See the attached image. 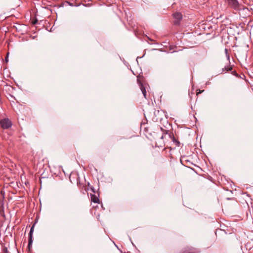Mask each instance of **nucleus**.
<instances>
[{
	"label": "nucleus",
	"instance_id": "obj_5",
	"mask_svg": "<svg viewBox=\"0 0 253 253\" xmlns=\"http://www.w3.org/2000/svg\"><path fill=\"white\" fill-rule=\"evenodd\" d=\"M165 134H168L169 136V137L170 138L172 142H174L175 144V145L177 147L180 146V142L176 140V138L174 137V136L172 134L169 133V131L168 130H165Z\"/></svg>",
	"mask_w": 253,
	"mask_h": 253
},
{
	"label": "nucleus",
	"instance_id": "obj_17",
	"mask_svg": "<svg viewBox=\"0 0 253 253\" xmlns=\"http://www.w3.org/2000/svg\"><path fill=\"white\" fill-rule=\"evenodd\" d=\"M204 91V90H199V91L197 92V94H200Z\"/></svg>",
	"mask_w": 253,
	"mask_h": 253
},
{
	"label": "nucleus",
	"instance_id": "obj_23",
	"mask_svg": "<svg viewBox=\"0 0 253 253\" xmlns=\"http://www.w3.org/2000/svg\"><path fill=\"white\" fill-rule=\"evenodd\" d=\"M52 30H53V27H51V28L50 29V31L51 32V31H52Z\"/></svg>",
	"mask_w": 253,
	"mask_h": 253
},
{
	"label": "nucleus",
	"instance_id": "obj_14",
	"mask_svg": "<svg viewBox=\"0 0 253 253\" xmlns=\"http://www.w3.org/2000/svg\"><path fill=\"white\" fill-rule=\"evenodd\" d=\"M161 129L162 131H163V135H162V136L161 137V139H163L164 138V135H166V134H165L164 133H165V129H164L162 127H161Z\"/></svg>",
	"mask_w": 253,
	"mask_h": 253
},
{
	"label": "nucleus",
	"instance_id": "obj_21",
	"mask_svg": "<svg viewBox=\"0 0 253 253\" xmlns=\"http://www.w3.org/2000/svg\"><path fill=\"white\" fill-rule=\"evenodd\" d=\"M210 84H211V83L209 82H208L206 83V84L207 85Z\"/></svg>",
	"mask_w": 253,
	"mask_h": 253
},
{
	"label": "nucleus",
	"instance_id": "obj_13",
	"mask_svg": "<svg viewBox=\"0 0 253 253\" xmlns=\"http://www.w3.org/2000/svg\"><path fill=\"white\" fill-rule=\"evenodd\" d=\"M8 55H9V53L8 52L7 53L6 56L5 57L4 61L6 63H7L8 62Z\"/></svg>",
	"mask_w": 253,
	"mask_h": 253
},
{
	"label": "nucleus",
	"instance_id": "obj_3",
	"mask_svg": "<svg viewBox=\"0 0 253 253\" xmlns=\"http://www.w3.org/2000/svg\"><path fill=\"white\" fill-rule=\"evenodd\" d=\"M201 251L199 249L192 247H187L182 249L179 253H200Z\"/></svg>",
	"mask_w": 253,
	"mask_h": 253
},
{
	"label": "nucleus",
	"instance_id": "obj_11",
	"mask_svg": "<svg viewBox=\"0 0 253 253\" xmlns=\"http://www.w3.org/2000/svg\"><path fill=\"white\" fill-rule=\"evenodd\" d=\"M2 251L3 253H9L8 251L7 248L6 247H4L2 248Z\"/></svg>",
	"mask_w": 253,
	"mask_h": 253
},
{
	"label": "nucleus",
	"instance_id": "obj_2",
	"mask_svg": "<svg viewBox=\"0 0 253 253\" xmlns=\"http://www.w3.org/2000/svg\"><path fill=\"white\" fill-rule=\"evenodd\" d=\"M227 1L229 5L236 10H240L242 9L248 10V8L247 7L242 8V5L239 4L238 0H227Z\"/></svg>",
	"mask_w": 253,
	"mask_h": 253
},
{
	"label": "nucleus",
	"instance_id": "obj_22",
	"mask_svg": "<svg viewBox=\"0 0 253 253\" xmlns=\"http://www.w3.org/2000/svg\"><path fill=\"white\" fill-rule=\"evenodd\" d=\"M226 199L228 200H231V198H227Z\"/></svg>",
	"mask_w": 253,
	"mask_h": 253
},
{
	"label": "nucleus",
	"instance_id": "obj_15",
	"mask_svg": "<svg viewBox=\"0 0 253 253\" xmlns=\"http://www.w3.org/2000/svg\"><path fill=\"white\" fill-rule=\"evenodd\" d=\"M38 23V20L36 19L35 20H33L32 22L33 24L35 25Z\"/></svg>",
	"mask_w": 253,
	"mask_h": 253
},
{
	"label": "nucleus",
	"instance_id": "obj_1",
	"mask_svg": "<svg viewBox=\"0 0 253 253\" xmlns=\"http://www.w3.org/2000/svg\"><path fill=\"white\" fill-rule=\"evenodd\" d=\"M37 219L36 220L35 223L31 227L30 232L28 235V243L27 245V249L30 252L32 248V245L33 242V235L34 231L35 226L37 222Z\"/></svg>",
	"mask_w": 253,
	"mask_h": 253
},
{
	"label": "nucleus",
	"instance_id": "obj_7",
	"mask_svg": "<svg viewBox=\"0 0 253 253\" xmlns=\"http://www.w3.org/2000/svg\"><path fill=\"white\" fill-rule=\"evenodd\" d=\"M99 188L98 189L97 191V195H95V194H90V198H91V201L92 202H93L94 203H99L100 200L99 199V193L98 192Z\"/></svg>",
	"mask_w": 253,
	"mask_h": 253
},
{
	"label": "nucleus",
	"instance_id": "obj_12",
	"mask_svg": "<svg viewBox=\"0 0 253 253\" xmlns=\"http://www.w3.org/2000/svg\"><path fill=\"white\" fill-rule=\"evenodd\" d=\"M90 189L93 193V194H95L96 193L95 189L92 186L90 187Z\"/></svg>",
	"mask_w": 253,
	"mask_h": 253
},
{
	"label": "nucleus",
	"instance_id": "obj_8",
	"mask_svg": "<svg viewBox=\"0 0 253 253\" xmlns=\"http://www.w3.org/2000/svg\"><path fill=\"white\" fill-rule=\"evenodd\" d=\"M137 83L139 84L140 88L142 91V93L144 98L146 99L147 93L145 87L144 86V84L139 80H137Z\"/></svg>",
	"mask_w": 253,
	"mask_h": 253
},
{
	"label": "nucleus",
	"instance_id": "obj_10",
	"mask_svg": "<svg viewBox=\"0 0 253 253\" xmlns=\"http://www.w3.org/2000/svg\"><path fill=\"white\" fill-rule=\"evenodd\" d=\"M225 54H226V58L227 59V60L229 61V62H230V55L228 52V50L225 48ZM229 64H230V63H229Z\"/></svg>",
	"mask_w": 253,
	"mask_h": 253
},
{
	"label": "nucleus",
	"instance_id": "obj_25",
	"mask_svg": "<svg viewBox=\"0 0 253 253\" xmlns=\"http://www.w3.org/2000/svg\"><path fill=\"white\" fill-rule=\"evenodd\" d=\"M88 186H89L90 184L89 182L87 183Z\"/></svg>",
	"mask_w": 253,
	"mask_h": 253
},
{
	"label": "nucleus",
	"instance_id": "obj_19",
	"mask_svg": "<svg viewBox=\"0 0 253 253\" xmlns=\"http://www.w3.org/2000/svg\"><path fill=\"white\" fill-rule=\"evenodd\" d=\"M232 73V74H233L234 75H235L237 77L238 76V75L236 73V72H233Z\"/></svg>",
	"mask_w": 253,
	"mask_h": 253
},
{
	"label": "nucleus",
	"instance_id": "obj_6",
	"mask_svg": "<svg viewBox=\"0 0 253 253\" xmlns=\"http://www.w3.org/2000/svg\"><path fill=\"white\" fill-rule=\"evenodd\" d=\"M173 17L174 19V24L175 25H178L182 18V15L180 12H176L173 14Z\"/></svg>",
	"mask_w": 253,
	"mask_h": 253
},
{
	"label": "nucleus",
	"instance_id": "obj_24",
	"mask_svg": "<svg viewBox=\"0 0 253 253\" xmlns=\"http://www.w3.org/2000/svg\"><path fill=\"white\" fill-rule=\"evenodd\" d=\"M115 245L118 249V247L117 245H116L115 244Z\"/></svg>",
	"mask_w": 253,
	"mask_h": 253
},
{
	"label": "nucleus",
	"instance_id": "obj_9",
	"mask_svg": "<svg viewBox=\"0 0 253 253\" xmlns=\"http://www.w3.org/2000/svg\"><path fill=\"white\" fill-rule=\"evenodd\" d=\"M232 70V67L231 65H226L224 68L222 69V72L221 73H222L224 71H231Z\"/></svg>",
	"mask_w": 253,
	"mask_h": 253
},
{
	"label": "nucleus",
	"instance_id": "obj_20",
	"mask_svg": "<svg viewBox=\"0 0 253 253\" xmlns=\"http://www.w3.org/2000/svg\"><path fill=\"white\" fill-rule=\"evenodd\" d=\"M69 5L71 6H73V4L72 3L69 2Z\"/></svg>",
	"mask_w": 253,
	"mask_h": 253
},
{
	"label": "nucleus",
	"instance_id": "obj_18",
	"mask_svg": "<svg viewBox=\"0 0 253 253\" xmlns=\"http://www.w3.org/2000/svg\"><path fill=\"white\" fill-rule=\"evenodd\" d=\"M128 237L129 240H130V241L131 242V244H132V245H133V246H134V244H133V242H132V240H131V238L130 237V236H128Z\"/></svg>",
	"mask_w": 253,
	"mask_h": 253
},
{
	"label": "nucleus",
	"instance_id": "obj_16",
	"mask_svg": "<svg viewBox=\"0 0 253 253\" xmlns=\"http://www.w3.org/2000/svg\"><path fill=\"white\" fill-rule=\"evenodd\" d=\"M144 55H145V54H143V55L142 56H141V57H137L136 58V62H137V64L138 63V60H138V58H142V57L144 56Z\"/></svg>",
	"mask_w": 253,
	"mask_h": 253
},
{
	"label": "nucleus",
	"instance_id": "obj_4",
	"mask_svg": "<svg viewBox=\"0 0 253 253\" xmlns=\"http://www.w3.org/2000/svg\"><path fill=\"white\" fill-rule=\"evenodd\" d=\"M0 124L3 129H7L11 126V122L8 118H4L0 121Z\"/></svg>",
	"mask_w": 253,
	"mask_h": 253
}]
</instances>
